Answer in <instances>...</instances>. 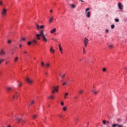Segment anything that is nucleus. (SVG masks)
Wrapping results in <instances>:
<instances>
[{
	"mask_svg": "<svg viewBox=\"0 0 127 127\" xmlns=\"http://www.w3.org/2000/svg\"><path fill=\"white\" fill-rule=\"evenodd\" d=\"M44 30H42L40 31L39 34H37L36 35V38L37 39H38L39 40H40L41 38L40 37H42V39L44 42H49V40L48 39L46 38V37L45 36V35H44V33L43 32Z\"/></svg>",
	"mask_w": 127,
	"mask_h": 127,
	"instance_id": "obj_1",
	"label": "nucleus"
},
{
	"mask_svg": "<svg viewBox=\"0 0 127 127\" xmlns=\"http://www.w3.org/2000/svg\"><path fill=\"white\" fill-rule=\"evenodd\" d=\"M59 88V86H57L56 87L54 86L52 87V94H55V92H58V89Z\"/></svg>",
	"mask_w": 127,
	"mask_h": 127,
	"instance_id": "obj_2",
	"label": "nucleus"
},
{
	"mask_svg": "<svg viewBox=\"0 0 127 127\" xmlns=\"http://www.w3.org/2000/svg\"><path fill=\"white\" fill-rule=\"evenodd\" d=\"M36 27V29L38 30H39V29H43V28H44V25H41L39 26V24L36 23L35 24Z\"/></svg>",
	"mask_w": 127,
	"mask_h": 127,
	"instance_id": "obj_3",
	"label": "nucleus"
},
{
	"mask_svg": "<svg viewBox=\"0 0 127 127\" xmlns=\"http://www.w3.org/2000/svg\"><path fill=\"white\" fill-rule=\"evenodd\" d=\"M7 10L5 8H4L2 10V12H1L2 17H4V16H5V15H6Z\"/></svg>",
	"mask_w": 127,
	"mask_h": 127,
	"instance_id": "obj_4",
	"label": "nucleus"
},
{
	"mask_svg": "<svg viewBox=\"0 0 127 127\" xmlns=\"http://www.w3.org/2000/svg\"><path fill=\"white\" fill-rule=\"evenodd\" d=\"M26 82L29 84V85H31L33 83V80L29 78V77H27L26 79Z\"/></svg>",
	"mask_w": 127,
	"mask_h": 127,
	"instance_id": "obj_5",
	"label": "nucleus"
},
{
	"mask_svg": "<svg viewBox=\"0 0 127 127\" xmlns=\"http://www.w3.org/2000/svg\"><path fill=\"white\" fill-rule=\"evenodd\" d=\"M88 43H89V40L87 38H85L84 40V44L85 47H87V46H88Z\"/></svg>",
	"mask_w": 127,
	"mask_h": 127,
	"instance_id": "obj_6",
	"label": "nucleus"
},
{
	"mask_svg": "<svg viewBox=\"0 0 127 127\" xmlns=\"http://www.w3.org/2000/svg\"><path fill=\"white\" fill-rule=\"evenodd\" d=\"M18 96H19V93H18V92H15V93L13 95V99H17Z\"/></svg>",
	"mask_w": 127,
	"mask_h": 127,
	"instance_id": "obj_7",
	"label": "nucleus"
},
{
	"mask_svg": "<svg viewBox=\"0 0 127 127\" xmlns=\"http://www.w3.org/2000/svg\"><path fill=\"white\" fill-rule=\"evenodd\" d=\"M124 6L123 5H122V3L121 2H119L118 3V7L119 8V9H123L124 8Z\"/></svg>",
	"mask_w": 127,
	"mask_h": 127,
	"instance_id": "obj_8",
	"label": "nucleus"
},
{
	"mask_svg": "<svg viewBox=\"0 0 127 127\" xmlns=\"http://www.w3.org/2000/svg\"><path fill=\"white\" fill-rule=\"evenodd\" d=\"M100 90H94L92 89L91 90V92H92V93H94V95H97V94H98V93H99Z\"/></svg>",
	"mask_w": 127,
	"mask_h": 127,
	"instance_id": "obj_9",
	"label": "nucleus"
},
{
	"mask_svg": "<svg viewBox=\"0 0 127 127\" xmlns=\"http://www.w3.org/2000/svg\"><path fill=\"white\" fill-rule=\"evenodd\" d=\"M86 17L88 18L91 17V11H88L86 12Z\"/></svg>",
	"mask_w": 127,
	"mask_h": 127,
	"instance_id": "obj_10",
	"label": "nucleus"
},
{
	"mask_svg": "<svg viewBox=\"0 0 127 127\" xmlns=\"http://www.w3.org/2000/svg\"><path fill=\"white\" fill-rule=\"evenodd\" d=\"M4 54H5V52L3 51V50H1L0 52V56H2V55H4Z\"/></svg>",
	"mask_w": 127,
	"mask_h": 127,
	"instance_id": "obj_11",
	"label": "nucleus"
},
{
	"mask_svg": "<svg viewBox=\"0 0 127 127\" xmlns=\"http://www.w3.org/2000/svg\"><path fill=\"white\" fill-rule=\"evenodd\" d=\"M7 90L8 91V93H9V92H10V91H11V90H12V87H8L6 88Z\"/></svg>",
	"mask_w": 127,
	"mask_h": 127,
	"instance_id": "obj_12",
	"label": "nucleus"
},
{
	"mask_svg": "<svg viewBox=\"0 0 127 127\" xmlns=\"http://www.w3.org/2000/svg\"><path fill=\"white\" fill-rule=\"evenodd\" d=\"M50 51V52H51V53H55V51H54V50L53 49V48L52 47H51Z\"/></svg>",
	"mask_w": 127,
	"mask_h": 127,
	"instance_id": "obj_13",
	"label": "nucleus"
},
{
	"mask_svg": "<svg viewBox=\"0 0 127 127\" xmlns=\"http://www.w3.org/2000/svg\"><path fill=\"white\" fill-rule=\"evenodd\" d=\"M69 83V80H66L63 84V86H65V85H68V83Z\"/></svg>",
	"mask_w": 127,
	"mask_h": 127,
	"instance_id": "obj_14",
	"label": "nucleus"
},
{
	"mask_svg": "<svg viewBox=\"0 0 127 127\" xmlns=\"http://www.w3.org/2000/svg\"><path fill=\"white\" fill-rule=\"evenodd\" d=\"M46 68H49L50 67V63H47L45 65Z\"/></svg>",
	"mask_w": 127,
	"mask_h": 127,
	"instance_id": "obj_15",
	"label": "nucleus"
},
{
	"mask_svg": "<svg viewBox=\"0 0 127 127\" xmlns=\"http://www.w3.org/2000/svg\"><path fill=\"white\" fill-rule=\"evenodd\" d=\"M56 31V28H54L52 30H51L50 32H51V33L53 34Z\"/></svg>",
	"mask_w": 127,
	"mask_h": 127,
	"instance_id": "obj_16",
	"label": "nucleus"
},
{
	"mask_svg": "<svg viewBox=\"0 0 127 127\" xmlns=\"http://www.w3.org/2000/svg\"><path fill=\"white\" fill-rule=\"evenodd\" d=\"M69 5L72 7V8H76V6L73 4H70Z\"/></svg>",
	"mask_w": 127,
	"mask_h": 127,
	"instance_id": "obj_17",
	"label": "nucleus"
},
{
	"mask_svg": "<svg viewBox=\"0 0 127 127\" xmlns=\"http://www.w3.org/2000/svg\"><path fill=\"white\" fill-rule=\"evenodd\" d=\"M55 96L54 95H51L48 97L49 99H55Z\"/></svg>",
	"mask_w": 127,
	"mask_h": 127,
	"instance_id": "obj_18",
	"label": "nucleus"
},
{
	"mask_svg": "<svg viewBox=\"0 0 127 127\" xmlns=\"http://www.w3.org/2000/svg\"><path fill=\"white\" fill-rule=\"evenodd\" d=\"M84 93V90H79V95H82Z\"/></svg>",
	"mask_w": 127,
	"mask_h": 127,
	"instance_id": "obj_19",
	"label": "nucleus"
},
{
	"mask_svg": "<svg viewBox=\"0 0 127 127\" xmlns=\"http://www.w3.org/2000/svg\"><path fill=\"white\" fill-rule=\"evenodd\" d=\"M54 18V17H52L50 19V20H49V23H51V22H52V20H53Z\"/></svg>",
	"mask_w": 127,
	"mask_h": 127,
	"instance_id": "obj_20",
	"label": "nucleus"
},
{
	"mask_svg": "<svg viewBox=\"0 0 127 127\" xmlns=\"http://www.w3.org/2000/svg\"><path fill=\"white\" fill-rule=\"evenodd\" d=\"M41 65L42 67H44V66H45V64H44V62H42L41 63Z\"/></svg>",
	"mask_w": 127,
	"mask_h": 127,
	"instance_id": "obj_21",
	"label": "nucleus"
},
{
	"mask_svg": "<svg viewBox=\"0 0 127 127\" xmlns=\"http://www.w3.org/2000/svg\"><path fill=\"white\" fill-rule=\"evenodd\" d=\"M3 61H4V59H1L0 58V65L2 63V62H3Z\"/></svg>",
	"mask_w": 127,
	"mask_h": 127,
	"instance_id": "obj_22",
	"label": "nucleus"
},
{
	"mask_svg": "<svg viewBox=\"0 0 127 127\" xmlns=\"http://www.w3.org/2000/svg\"><path fill=\"white\" fill-rule=\"evenodd\" d=\"M18 60V57H16L14 60V62H17V61Z\"/></svg>",
	"mask_w": 127,
	"mask_h": 127,
	"instance_id": "obj_23",
	"label": "nucleus"
},
{
	"mask_svg": "<svg viewBox=\"0 0 127 127\" xmlns=\"http://www.w3.org/2000/svg\"><path fill=\"white\" fill-rule=\"evenodd\" d=\"M63 111H64V112H66V111H67V107H64L63 108Z\"/></svg>",
	"mask_w": 127,
	"mask_h": 127,
	"instance_id": "obj_24",
	"label": "nucleus"
},
{
	"mask_svg": "<svg viewBox=\"0 0 127 127\" xmlns=\"http://www.w3.org/2000/svg\"><path fill=\"white\" fill-rule=\"evenodd\" d=\"M33 120H35L36 118H37V115H34L32 116Z\"/></svg>",
	"mask_w": 127,
	"mask_h": 127,
	"instance_id": "obj_25",
	"label": "nucleus"
},
{
	"mask_svg": "<svg viewBox=\"0 0 127 127\" xmlns=\"http://www.w3.org/2000/svg\"><path fill=\"white\" fill-rule=\"evenodd\" d=\"M119 126V124H113L112 125V127H118Z\"/></svg>",
	"mask_w": 127,
	"mask_h": 127,
	"instance_id": "obj_26",
	"label": "nucleus"
},
{
	"mask_svg": "<svg viewBox=\"0 0 127 127\" xmlns=\"http://www.w3.org/2000/svg\"><path fill=\"white\" fill-rule=\"evenodd\" d=\"M108 47H109V48H113V47H114V45L111 44V45H109L108 46Z\"/></svg>",
	"mask_w": 127,
	"mask_h": 127,
	"instance_id": "obj_27",
	"label": "nucleus"
},
{
	"mask_svg": "<svg viewBox=\"0 0 127 127\" xmlns=\"http://www.w3.org/2000/svg\"><path fill=\"white\" fill-rule=\"evenodd\" d=\"M68 95V93H66L64 94V99H67V95Z\"/></svg>",
	"mask_w": 127,
	"mask_h": 127,
	"instance_id": "obj_28",
	"label": "nucleus"
},
{
	"mask_svg": "<svg viewBox=\"0 0 127 127\" xmlns=\"http://www.w3.org/2000/svg\"><path fill=\"white\" fill-rule=\"evenodd\" d=\"M115 21H116V22H119V21H120V19L118 18H115Z\"/></svg>",
	"mask_w": 127,
	"mask_h": 127,
	"instance_id": "obj_29",
	"label": "nucleus"
},
{
	"mask_svg": "<svg viewBox=\"0 0 127 127\" xmlns=\"http://www.w3.org/2000/svg\"><path fill=\"white\" fill-rule=\"evenodd\" d=\"M32 42H33V43H37V41H36V40L34 39V40H32Z\"/></svg>",
	"mask_w": 127,
	"mask_h": 127,
	"instance_id": "obj_30",
	"label": "nucleus"
},
{
	"mask_svg": "<svg viewBox=\"0 0 127 127\" xmlns=\"http://www.w3.org/2000/svg\"><path fill=\"white\" fill-rule=\"evenodd\" d=\"M112 29H114V28H115V25L113 24L111 25V26Z\"/></svg>",
	"mask_w": 127,
	"mask_h": 127,
	"instance_id": "obj_31",
	"label": "nucleus"
},
{
	"mask_svg": "<svg viewBox=\"0 0 127 127\" xmlns=\"http://www.w3.org/2000/svg\"><path fill=\"white\" fill-rule=\"evenodd\" d=\"M89 9H90V8H86L85 9V13H87V11H88Z\"/></svg>",
	"mask_w": 127,
	"mask_h": 127,
	"instance_id": "obj_32",
	"label": "nucleus"
},
{
	"mask_svg": "<svg viewBox=\"0 0 127 127\" xmlns=\"http://www.w3.org/2000/svg\"><path fill=\"white\" fill-rule=\"evenodd\" d=\"M7 43H8V44H10V43H11V40H8L7 41Z\"/></svg>",
	"mask_w": 127,
	"mask_h": 127,
	"instance_id": "obj_33",
	"label": "nucleus"
},
{
	"mask_svg": "<svg viewBox=\"0 0 127 127\" xmlns=\"http://www.w3.org/2000/svg\"><path fill=\"white\" fill-rule=\"evenodd\" d=\"M27 44H28V45H29V46L31 45V42H30V41L28 42Z\"/></svg>",
	"mask_w": 127,
	"mask_h": 127,
	"instance_id": "obj_34",
	"label": "nucleus"
},
{
	"mask_svg": "<svg viewBox=\"0 0 127 127\" xmlns=\"http://www.w3.org/2000/svg\"><path fill=\"white\" fill-rule=\"evenodd\" d=\"M34 103H35V102L34 101H32L31 103L30 104V105H33V104H34Z\"/></svg>",
	"mask_w": 127,
	"mask_h": 127,
	"instance_id": "obj_35",
	"label": "nucleus"
},
{
	"mask_svg": "<svg viewBox=\"0 0 127 127\" xmlns=\"http://www.w3.org/2000/svg\"><path fill=\"white\" fill-rule=\"evenodd\" d=\"M102 70H103V72H106V71H107V69L105 67L103 68Z\"/></svg>",
	"mask_w": 127,
	"mask_h": 127,
	"instance_id": "obj_36",
	"label": "nucleus"
},
{
	"mask_svg": "<svg viewBox=\"0 0 127 127\" xmlns=\"http://www.w3.org/2000/svg\"><path fill=\"white\" fill-rule=\"evenodd\" d=\"M18 122L20 123V122H21V119H17Z\"/></svg>",
	"mask_w": 127,
	"mask_h": 127,
	"instance_id": "obj_37",
	"label": "nucleus"
},
{
	"mask_svg": "<svg viewBox=\"0 0 127 127\" xmlns=\"http://www.w3.org/2000/svg\"><path fill=\"white\" fill-rule=\"evenodd\" d=\"M21 40H23V41H25L26 39L25 38H22Z\"/></svg>",
	"mask_w": 127,
	"mask_h": 127,
	"instance_id": "obj_38",
	"label": "nucleus"
},
{
	"mask_svg": "<svg viewBox=\"0 0 127 127\" xmlns=\"http://www.w3.org/2000/svg\"><path fill=\"white\" fill-rule=\"evenodd\" d=\"M61 106H64V103L63 102H62L61 103Z\"/></svg>",
	"mask_w": 127,
	"mask_h": 127,
	"instance_id": "obj_39",
	"label": "nucleus"
},
{
	"mask_svg": "<svg viewBox=\"0 0 127 127\" xmlns=\"http://www.w3.org/2000/svg\"><path fill=\"white\" fill-rule=\"evenodd\" d=\"M59 50L61 52H62V50H63L62 48H59Z\"/></svg>",
	"mask_w": 127,
	"mask_h": 127,
	"instance_id": "obj_40",
	"label": "nucleus"
},
{
	"mask_svg": "<svg viewBox=\"0 0 127 127\" xmlns=\"http://www.w3.org/2000/svg\"><path fill=\"white\" fill-rule=\"evenodd\" d=\"M83 52L84 54L86 53V51H85V48L83 49Z\"/></svg>",
	"mask_w": 127,
	"mask_h": 127,
	"instance_id": "obj_41",
	"label": "nucleus"
},
{
	"mask_svg": "<svg viewBox=\"0 0 127 127\" xmlns=\"http://www.w3.org/2000/svg\"><path fill=\"white\" fill-rule=\"evenodd\" d=\"M103 123L104 125H106V121L105 120L103 121Z\"/></svg>",
	"mask_w": 127,
	"mask_h": 127,
	"instance_id": "obj_42",
	"label": "nucleus"
},
{
	"mask_svg": "<svg viewBox=\"0 0 127 127\" xmlns=\"http://www.w3.org/2000/svg\"><path fill=\"white\" fill-rule=\"evenodd\" d=\"M0 5H2V1H0Z\"/></svg>",
	"mask_w": 127,
	"mask_h": 127,
	"instance_id": "obj_43",
	"label": "nucleus"
},
{
	"mask_svg": "<svg viewBox=\"0 0 127 127\" xmlns=\"http://www.w3.org/2000/svg\"><path fill=\"white\" fill-rule=\"evenodd\" d=\"M18 87H21V83H20L18 85Z\"/></svg>",
	"mask_w": 127,
	"mask_h": 127,
	"instance_id": "obj_44",
	"label": "nucleus"
},
{
	"mask_svg": "<svg viewBox=\"0 0 127 127\" xmlns=\"http://www.w3.org/2000/svg\"><path fill=\"white\" fill-rule=\"evenodd\" d=\"M117 127H123V125H118Z\"/></svg>",
	"mask_w": 127,
	"mask_h": 127,
	"instance_id": "obj_45",
	"label": "nucleus"
},
{
	"mask_svg": "<svg viewBox=\"0 0 127 127\" xmlns=\"http://www.w3.org/2000/svg\"><path fill=\"white\" fill-rule=\"evenodd\" d=\"M65 77V74H64L62 76V78H64Z\"/></svg>",
	"mask_w": 127,
	"mask_h": 127,
	"instance_id": "obj_46",
	"label": "nucleus"
},
{
	"mask_svg": "<svg viewBox=\"0 0 127 127\" xmlns=\"http://www.w3.org/2000/svg\"><path fill=\"white\" fill-rule=\"evenodd\" d=\"M59 48H61V45L59 44Z\"/></svg>",
	"mask_w": 127,
	"mask_h": 127,
	"instance_id": "obj_47",
	"label": "nucleus"
},
{
	"mask_svg": "<svg viewBox=\"0 0 127 127\" xmlns=\"http://www.w3.org/2000/svg\"><path fill=\"white\" fill-rule=\"evenodd\" d=\"M50 12H53V10L51 9V10H50Z\"/></svg>",
	"mask_w": 127,
	"mask_h": 127,
	"instance_id": "obj_48",
	"label": "nucleus"
},
{
	"mask_svg": "<svg viewBox=\"0 0 127 127\" xmlns=\"http://www.w3.org/2000/svg\"><path fill=\"white\" fill-rule=\"evenodd\" d=\"M77 98H78V96H75V97H74V98L75 99H76Z\"/></svg>",
	"mask_w": 127,
	"mask_h": 127,
	"instance_id": "obj_49",
	"label": "nucleus"
},
{
	"mask_svg": "<svg viewBox=\"0 0 127 127\" xmlns=\"http://www.w3.org/2000/svg\"><path fill=\"white\" fill-rule=\"evenodd\" d=\"M53 40H54V41H56V42H57V39H53Z\"/></svg>",
	"mask_w": 127,
	"mask_h": 127,
	"instance_id": "obj_50",
	"label": "nucleus"
},
{
	"mask_svg": "<svg viewBox=\"0 0 127 127\" xmlns=\"http://www.w3.org/2000/svg\"><path fill=\"white\" fill-rule=\"evenodd\" d=\"M106 32H109V30L108 29H106Z\"/></svg>",
	"mask_w": 127,
	"mask_h": 127,
	"instance_id": "obj_51",
	"label": "nucleus"
},
{
	"mask_svg": "<svg viewBox=\"0 0 127 127\" xmlns=\"http://www.w3.org/2000/svg\"><path fill=\"white\" fill-rule=\"evenodd\" d=\"M19 47H20V48H21V44L19 45Z\"/></svg>",
	"mask_w": 127,
	"mask_h": 127,
	"instance_id": "obj_52",
	"label": "nucleus"
},
{
	"mask_svg": "<svg viewBox=\"0 0 127 127\" xmlns=\"http://www.w3.org/2000/svg\"><path fill=\"white\" fill-rule=\"evenodd\" d=\"M24 53H25V54H26V53H27V52L25 51V52H24Z\"/></svg>",
	"mask_w": 127,
	"mask_h": 127,
	"instance_id": "obj_53",
	"label": "nucleus"
},
{
	"mask_svg": "<svg viewBox=\"0 0 127 127\" xmlns=\"http://www.w3.org/2000/svg\"><path fill=\"white\" fill-rule=\"evenodd\" d=\"M79 0V1H82V2H84V1H83V0Z\"/></svg>",
	"mask_w": 127,
	"mask_h": 127,
	"instance_id": "obj_54",
	"label": "nucleus"
},
{
	"mask_svg": "<svg viewBox=\"0 0 127 127\" xmlns=\"http://www.w3.org/2000/svg\"><path fill=\"white\" fill-rule=\"evenodd\" d=\"M45 75H47L48 73L47 72H45Z\"/></svg>",
	"mask_w": 127,
	"mask_h": 127,
	"instance_id": "obj_55",
	"label": "nucleus"
},
{
	"mask_svg": "<svg viewBox=\"0 0 127 127\" xmlns=\"http://www.w3.org/2000/svg\"><path fill=\"white\" fill-rule=\"evenodd\" d=\"M1 75V71H0V76Z\"/></svg>",
	"mask_w": 127,
	"mask_h": 127,
	"instance_id": "obj_56",
	"label": "nucleus"
},
{
	"mask_svg": "<svg viewBox=\"0 0 127 127\" xmlns=\"http://www.w3.org/2000/svg\"><path fill=\"white\" fill-rule=\"evenodd\" d=\"M107 123L108 124H110V122H109V121H107Z\"/></svg>",
	"mask_w": 127,
	"mask_h": 127,
	"instance_id": "obj_57",
	"label": "nucleus"
},
{
	"mask_svg": "<svg viewBox=\"0 0 127 127\" xmlns=\"http://www.w3.org/2000/svg\"><path fill=\"white\" fill-rule=\"evenodd\" d=\"M7 127H10V125L8 126Z\"/></svg>",
	"mask_w": 127,
	"mask_h": 127,
	"instance_id": "obj_58",
	"label": "nucleus"
},
{
	"mask_svg": "<svg viewBox=\"0 0 127 127\" xmlns=\"http://www.w3.org/2000/svg\"><path fill=\"white\" fill-rule=\"evenodd\" d=\"M62 54H63V52L62 51V52H61Z\"/></svg>",
	"mask_w": 127,
	"mask_h": 127,
	"instance_id": "obj_59",
	"label": "nucleus"
},
{
	"mask_svg": "<svg viewBox=\"0 0 127 127\" xmlns=\"http://www.w3.org/2000/svg\"><path fill=\"white\" fill-rule=\"evenodd\" d=\"M60 117H61V118H62V115L60 116Z\"/></svg>",
	"mask_w": 127,
	"mask_h": 127,
	"instance_id": "obj_60",
	"label": "nucleus"
},
{
	"mask_svg": "<svg viewBox=\"0 0 127 127\" xmlns=\"http://www.w3.org/2000/svg\"><path fill=\"white\" fill-rule=\"evenodd\" d=\"M77 120H78L77 119H75V121H76V122H77Z\"/></svg>",
	"mask_w": 127,
	"mask_h": 127,
	"instance_id": "obj_61",
	"label": "nucleus"
},
{
	"mask_svg": "<svg viewBox=\"0 0 127 127\" xmlns=\"http://www.w3.org/2000/svg\"><path fill=\"white\" fill-rule=\"evenodd\" d=\"M125 69H126V70H127V67H126Z\"/></svg>",
	"mask_w": 127,
	"mask_h": 127,
	"instance_id": "obj_62",
	"label": "nucleus"
},
{
	"mask_svg": "<svg viewBox=\"0 0 127 127\" xmlns=\"http://www.w3.org/2000/svg\"><path fill=\"white\" fill-rule=\"evenodd\" d=\"M5 64H7V62L5 63Z\"/></svg>",
	"mask_w": 127,
	"mask_h": 127,
	"instance_id": "obj_63",
	"label": "nucleus"
},
{
	"mask_svg": "<svg viewBox=\"0 0 127 127\" xmlns=\"http://www.w3.org/2000/svg\"><path fill=\"white\" fill-rule=\"evenodd\" d=\"M87 125H89V122H88V123H87Z\"/></svg>",
	"mask_w": 127,
	"mask_h": 127,
	"instance_id": "obj_64",
	"label": "nucleus"
}]
</instances>
